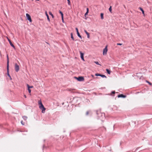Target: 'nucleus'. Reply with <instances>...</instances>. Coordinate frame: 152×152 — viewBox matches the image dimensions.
<instances>
[{"label": "nucleus", "mask_w": 152, "mask_h": 152, "mask_svg": "<svg viewBox=\"0 0 152 152\" xmlns=\"http://www.w3.org/2000/svg\"><path fill=\"white\" fill-rule=\"evenodd\" d=\"M7 38L8 41H9L10 45L12 47L14 48L15 49V47L13 45L11 41L10 40V39L8 38V37H7Z\"/></svg>", "instance_id": "nucleus-6"}, {"label": "nucleus", "mask_w": 152, "mask_h": 152, "mask_svg": "<svg viewBox=\"0 0 152 152\" xmlns=\"http://www.w3.org/2000/svg\"><path fill=\"white\" fill-rule=\"evenodd\" d=\"M106 70L107 72V73L109 74H110V70L109 69H106Z\"/></svg>", "instance_id": "nucleus-17"}, {"label": "nucleus", "mask_w": 152, "mask_h": 152, "mask_svg": "<svg viewBox=\"0 0 152 152\" xmlns=\"http://www.w3.org/2000/svg\"><path fill=\"white\" fill-rule=\"evenodd\" d=\"M71 38H72V39L73 40H74V37H73V35H72V33H71Z\"/></svg>", "instance_id": "nucleus-22"}, {"label": "nucleus", "mask_w": 152, "mask_h": 152, "mask_svg": "<svg viewBox=\"0 0 152 152\" xmlns=\"http://www.w3.org/2000/svg\"><path fill=\"white\" fill-rule=\"evenodd\" d=\"M27 86L28 88V87H29V88H33V86H30L28 84H27Z\"/></svg>", "instance_id": "nucleus-23"}, {"label": "nucleus", "mask_w": 152, "mask_h": 152, "mask_svg": "<svg viewBox=\"0 0 152 152\" xmlns=\"http://www.w3.org/2000/svg\"><path fill=\"white\" fill-rule=\"evenodd\" d=\"M38 103L39 107L42 110V113H45L46 109L43 105L41 100H39Z\"/></svg>", "instance_id": "nucleus-1"}, {"label": "nucleus", "mask_w": 152, "mask_h": 152, "mask_svg": "<svg viewBox=\"0 0 152 152\" xmlns=\"http://www.w3.org/2000/svg\"><path fill=\"white\" fill-rule=\"evenodd\" d=\"M77 35L78 36L79 38H80L81 39L82 38L81 37V36L80 35V33H79V32H78L77 33Z\"/></svg>", "instance_id": "nucleus-15"}, {"label": "nucleus", "mask_w": 152, "mask_h": 152, "mask_svg": "<svg viewBox=\"0 0 152 152\" xmlns=\"http://www.w3.org/2000/svg\"><path fill=\"white\" fill-rule=\"evenodd\" d=\"M94 63L96 64H97V65H101L100 64H99V62L97 61H95L94 62Z\"/></svg>", "instance_id": "nucleus-24"}, {"label": "nucleus", "mask_w": 152, "mask_h": 152, "mask_svg": "<svg viewBox=\"0 0 152 152\" xmlns=\"http://www.w3.org/2000/svg\"><path fill=\"white\" fill-rule=\"evenodd\" d=\"M88 9L87 8H86V13L85 14V16L86 15H87L88 13Z\"/></svg>", "instance_id": "nucleus-12"}, {"label": "nucleus", "mask_w": 152, "mask_h": 152, "mask_svg": "<svg viewBox=\"0 0 152 152\" xmlns=\"http://www.w3.org/2000/svg\"><path fill=\"white\" fill-rule=\"evenodd\" d=\"M147 82L150 85H151V83H150V82L148 81H147Z\"/></svg>", "instance_id": "nucleus-32"}, {"label": "nucleus", "mask_w": 152, "mask_h": 152, "mask_svg": "<svg viewBox=\"0 0 152 152\" xmlns=\"http://www.w3.org/2000/svg\"><path fill=\"white\" fill-rule=\"evenodd\" d=\"M28 92L29 94H30V95H31V89H30V88H29V87H28Z\"/></svg>", "instance_id": "nucleus-19"}, {"label": "nucleus", "mask_w": 152, "mask_h": 152, "mask_svg": "<svg viewBox=\"0 0 152 152\" xmlns=\"http://www.w3.org/2000/svg\"><path fill=\"white\" fill-rule=\"evenodd\" d=\"M103 15V13H101L100 14L101 18L102 20H103L104 19Z\"/></svg>", "instance_id": "nucleus-13"}, {"label": "nucleus", "mask_w": 152, "mask_h": 152, "mask_svg": "<svg viewBox=\"0 0 152 152\" xmlns=\"http://www.w3.org/2000/svg\"><path fill=\"white\" fill-rule=\"evenodd\" d=\"M47 20H48V21L50 22V18L49 17V16H47Z\"/></svg>", "instance_id": "nucleus-26"}, {"label": "nucleus", "mask_w": 152, "mask_h": 152, "mask_svg": "<svg viewBox=\"0 0 152 152\" xmlns=\"http://www.w3.org/2000/svg\"><path fill=\"white\" fill-rule=\"evenodd\" d=\"M117 45H122V43H117Z\"/></svg>", "instance_id": "nucleus-29"}, {"label": "nucleus", "mask_w": 152, "mask_h": 152, "mask_svg": "<svg viewBox=\"0 0 152 152\" xmlns=\"http://www.w3.org/2000/svg\"><path fill=\"white\" fill-rule=\"evenodd\" d=\"M68 2V4L69 5H70V0H67Z\"/></svg>", "instance_id": "nucleus-25"}, {"label": "nucleus", "mask_w": 152, "mask_h": 152, "mask_svg": "<svg viewBox=\"0 0 152 152\" xmlns=\"http://www.w3.org/2000/svg\"><path fill=\"white\" fill-rule=\"evenodd\" d=\"M24 96L25 98H26V96L25 95H24Z\"/></svg>", "instance_id": "nucleus-37"}, {"label": "nucleus", "mask_w": 152, "mask_h": 152, "mask_svg": "<svg viewBox=\"0 0 152 152\" xmlns=\"http://www.w3.org/2000/svg\"><path fill=\"white\" fill-rule=\"evenodd\" d=\"M80 57H83L84 56V53L80 52Z\"/></svg>", "instance_id": "nucleus-18"}, {"label": "nucleus", "mask_w": 152, "mask_h": 152, "mask_svg": "<svg viewBox=\"0 0 152 152\" xmlns=\"http://www.w3.org/2000/svg\"><path fill=\"white\" fill-rule=\"evenodd\" d=\"M75 29L76 30V32H77V33L78 32H78V29H77V28H75Z\"/></svg>", "instance_id": "nucleus-30"}, {"label": "nucleus", "mask_w": 152, "mask_h": 152, "mask_svg": "<svg viewBox=\"0 0 152 152\" xmlns=\"http://www.w3.org/2000/svg\"><path fill=\"white\" fill-rule=\"evenodd\" d=\"M45 15L46 16H48L47 11H46L45 12Z\"/></svg>", "instance_id": "nucleus-28"}, {"label": "nucleus", "mask_w": 152, "mask_h": 152, "mask_svg": "<svg viewBox=\"0 0 152 152\" xmlns=\"http://www.w3.org/2000/svg\"><path fill=\"white\" fill-rule=\"evenodd\" d=\"M107 46H106L105 48L103 49V55H106L107 52Z\"/></svg>", "instance_id": "nucleus-4"}, {"label": "nucleus", "mask_w": 152, "mask_h": 152, "mask_svg": "<svg viewBox=\"0 0 152 152\" xmlns=\"http://www.w3.org/2000/svg\"><path fill=\"white\" fill-rule=\"evenodd\" d=\"M82 59L83 61H84V58H81Z\"/></svg>", "instance_id": "nucleus-34"}, {"label": "nucleus", "mask_w": 152, "mask_h": 152, "mask_svg": "<svg viewBox=\"0 0 152 152\" xmlns=\"http://www.w3.org/2000/svg\"><path fill=\"white\" fill-rule=\"evenodd\" d=\"M23 118L24 120H26L27 119V116H23L22 117Z\"/></svg>", "instance_id": "nucleus-16"}, {"label": "nucleus", "mask_w": 152, "mask_h": 152, "mask_svg": "<svg viewBox=\"0 0 152 152\" xmlns=\"http://www.w3.org/2000/svg\"><path fill=\"white\" fill-rule=\"evenodd\" d=\"M95 75H96V76H100V74H99L96 73V74H95Z\"/></svg>", "instance_id": "nucleus-27"}, {"label": "nucleus", "mask_w": 152, "mask_h": 152, "mask_svg": "<svg viewBox=\"0 0 152 152\" xmlns=\"http://www.w3.org/2000/svg\"><path fill=\"white\" fill-rule=\"evenodd\" d=\"M15 71L17 72H18L19 70V66L16 64H15Z\"/></svg>", "instance_id": "nucleus-7"}, {"label": "nucleus", "mask_w": 152, "mask_h": 152, "mask_svg": "<svg viewBox=\"0 0 152 152\" xmlns=\"http://www.w3.org/2000/svg\"><path fill=\"white\" fill-rule=\"evenodd\" d=\"M89 113V111H87L86 113V115H88Z\"/></svg>", "instance_id": "nucleus-31"}, {"label": "nucleus", "mask_w": 152, "mask_h": 152, "mask_svg": "<svg viewBox=\"0 0 152 152\" xmlns=\"http://www.w3.org/2000/svg\"><path fill=\"white\" fill-rule=\"evenodd\" d=\"M75 78L79 81H83L84 80V77L82 76H80L78 77H75Z\"/></svg>", "instance_id": "nucleus-3"}, {"label": "nucleus", "mask_w": 152, "mask_h": 152, "mask_svg": "<svg viewBox=\"0 0 152 152\" xmlns=\"http://www.w3.org/2000/svg\"><path fill=\"white\" fill-rule=\"evenodd\" d=\"M9 58H7V75L10 77V79H12L11 78L9 73Z\"/></svg>", "instance_id": "nucleus-2"}, {"label": "nucleus", "mask_w": 152, "mask_h": 152, "mask_svg": "<svg viewBox=\"0 0 152 152\" xmlns=\"http://www.w3.org/2000/svg\"><path fill=\"white\" fill-rule=\"evenodd\" d=\"M109 11L111 13L112 12V7L111 6H110V8L109 9Z\"/></svg>", "instance_id": "nucleus-20"}, {"label": "nucleus", "mask_w": 152, "mask_h": 152, "mask_svg": "<svg viewBox=\"0 0 152 152\" xmlns=\"http://www.w3.org/2000/svg\"><path fill=\"white\" fill-rule=\"evenodd\" d=\"M49 13L52 16V18H54L53 15L52 14L51 12H49Z\"/></svg>", "instance_id": "nucleus-14"}, {"label": "nucleus", "mask_w": 152, "mask_h": 152, "mask_svg": "<svg viewBox=\"0 0 152 152\" xmlns=\"http://www.w3.org/2000/svg\"><path fill=\"white\" fill-rule=\"evenodd\" d=\"M59 13L61 15V18H62V22L63 23H64V17H63V13L60 11H59Z\"/></svg>", "instance_id": "nucleus-8"}, {"label": "nucleus", "mask_w": 152, "mask_h": 152, "mask_svg": "<svg viewBox=\"0 0 152 152\" xmlns=\"http://www.w3.org/2000/svg\"><path fill=\"white\" fill-rule=\"evenodd\" d=\"M84 32H85V33H86V35H87V38L89 39V38H90V35H89V34L88 33L87 31L86 30H84Z\"/></svg>", "instance_id": "nucleus-9"}, {"label": "nucleus", "mask_w": 152, "mask_h": 152, "mask_svg": "<svg viewBox=\"0 0 152 152\" xmlns=\"http://www.w3.org/2000/svg\"><path fill=\"white\" fill-rule=\"evenodd\" d=\"M100 76L102 77H106L104 75H100Z\"/></svg>", "instance_id": "nucleus-21"}, {"label": "nucleus", "mask_w": 152, "mask_h": 152, "mask_svg": "<svg viewBox=\"0 0 152 152\" xmlns=\"http://www.w3.org/2000/svg\"><path fill=\"white\" fill-rule=\"evenodd\" d=\"M118 97H124L125 98L126 97V96H125L123 95L122 94H120L118 96Z\"/></svg>", "instance_id": "nucleus-10"}, {"label": "nucleus", "mask_w": 152, "mask_h": 152, "mask_svg": "<svg viewBox=\"0 0 152 152\" xmlns=\"http://www.w3.org/2000/svg\"><path fill=\"white\" fill-rule=\"evenodd\" d=\"M21 124L23 125H24V124H23V121H21Z\"/></svg>", "instance_id": "nucleus-33"}, {"label": "nucleus", "mask_w": 152, "mask_h": 152, "mask_svg": "<svg viewBox=\"0 0 152 152\" xmlns=\"http://www.w3.org/2000/svg\"><path fill=\"white\" fill-rule=\"evenodd\" d=\"M140 9L142 11V13L143 14V15H144L145 14H144V10L141 7L140 8Z\"/></svg>", "instance_id": "nucleus-11"}, {"label": "nucleus", "mask_w": 152, "mask_h": 152, "mask_svg": "<svg viewBox=\"0 0 152 152\" xmlns=\"http://www.w3.org/2000/svg\"><path fill=\"white\" fill-rule=\"evenodd\" d=\"M26 16L27 19L29 21V22L31 23L32 22V20L30 15L28 13L26 14Z\"/></svg>", "instance_id": "nucleus-5"}, {"label": "nucleus", "mask_w": 152, "mask_h": 152, "mask_svg": "<svg viewBox=\"0 0 152 152\" xmlns=\"http://www.w3.org/2000/svg\"><path fill=\"white\" fill-rule=\"evenodd\" d=\"M112 93L113 94H114L115 93V92L114 91H113L112 92Z\"/></svg>", "instance_id": "nucleus-35"}, {"label": "nucleus", "mask_w": 152, "mask_h": 152, "mask_svg": "<svg viewBox=\"0 0 152 152\" xmlns=\"http://www.w3.org/2000/svg\"><path fill=\"white\" fill-rule=\"evenodd\" d=\"M36 1H39V0H35Z\"/></svg>", "instance_id": "nucleus-36"}]
</instances>
